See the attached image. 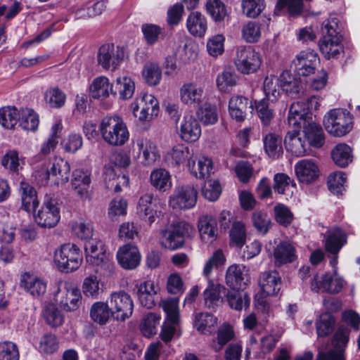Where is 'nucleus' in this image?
Wrapping results in <instances>:
<instances>
[{
  "instance_id": "nucleus-6",
  "label": "nucleus",
  "mask_w": 360,
  "mask_h": 360,
  "mask_svg": "<svg viewBox=\"0 0 360 360\" xmlns=\"http://www.w3.org/2000/svg\"><path fill=\"white\" fill-rule=\"evenodd\" d=\"M82 260L81 251L75 244H63L54 253V262L58 268L66 273L77 269Z\"/></svg>"
},
{
  "instance_id": "nucleus-24",
  "label": "nucleus",
  "mask_w": 360,
  "mask_h": 360,
  "mask_svg": "<svg viewBox=\"0 0 360 360\" xmlns=\"http://www.w3.org/2000/svg\"><path fill=\"white\" fill-rule=\"evenodd\" d=\"M259 285L264 295H275L281 290V277L277 271H264L260 274Z\"/></svg>"
},
{
  "instance_id": "nucleus-7",
  "label": "nucleus",
  "mask_w": 360,
  "mask_h": 360,
  "mask_svg": "<svg viewBox=\"0 0 360 360\" xmlns=\"http://www.w3.org/2000/svg\"><path fill=\"white\" fill-rule=\"evenodd\" d=\"M234 63L239 72L249 75L257 71L262 59L259 53L251 46H240L236 50Z\"/></svg>"
},
{
  "instance_id": "nucleus-14",
  "label": "nucleus",
  "mask_w": 360,
  "mask_h": 360,
  "mask_svg": "<svg viewBox=\"0 0 360 360\" xmlns=\"http://www.w3.org/2000/svg\"><path fill=\"white\" fill-rule=\"evenodd\" d=\"M34 218L37 224L41 227L52 228L55 226L60 220L59 209L56 205V200H46L37 212H34Z\"/></svg>"
},
{
  "instance_id": "nucleus-17",
  "label": "nucleus",
  "mask_w": 360,
  "mask_h": 360,
  "mask_svg": "<svg viewBox=\"0 0 360 360\" xmlns=\"http://www.w3.org/2000/svg\"><path fill=\"white\" fill-rule=\"evenodd\" d=\"M344 281L337 274L335 270L333 274H325L319 279L316 276L311 283V290L316 292L322 290L331 294L338 293L343 288Z\"/></svg>"
},
{
  "instance_id": "nucleus-45",
  "label": "nucleus",
  "mask_w": 360,
  "mask_h": 360,
  "mask_svg": "<svg viewBox=\"0 0 360 360\" xmlns=\"http://www.w3.org/2000/svg\"><path fill=\"white\" fill-rule=\"evenodd\" d=\"M331 156L336 165L345 167L352 162V149L345 143H339L331 151Z\"/></svg>"
},
{
  "instance_id": "nucleus-53",
  "label": "nucleus",
  "mask_w": 360,
  "mask_h": 360,
  "mask_svg": "<svg viewBox=\"0 0 360 360\" xmlns=\"http://www.w3.org/2000/svg\"><path fill=\"white\" fill-rule=\"evenodd\" d=\"M273 102L271 100L263 98L256 103V110L258 117L262 124L265 126L270 124L274 117V110L272 106Z\"/></svg>"
},
{
  "instance_id": "nucleus-62",
  "label": "nucleus",
  "mask_w": 360,
  "mask_h": 360,
  "mask_svg": "<svg viewBox=\"0 0 360 360\" xmlns=\"http://www.w3.org/2000/svg\"><path fill=\"white\" fill-rule=\"evenodd\" d=\"M198 118L205 125L214 124L218 120V114L214 105L205 103L197 110Z\"/></svg>"
},
{
  "instance_id": "nucleus-63",
  "label": "nucleus",
  "mask_w": 360,
  "mask_h": 360,
  "mask_svg": "<svg viewBox=\"0 0 360 360\" xmlns=\"http://www.w3.org/2000/svg\"><path fill=\"white\" fill-rule=\"evenodd\" d=\"M279 86V78L274 75L266 77L263 86L265 98L271 100V102L276 101L280 96Z\"/></svg>"
},
{
  "instance_id": "nucleus-11",
  "label": "nucleus",
  "mask_w": 360,
  "mask_h": 360,
  "mask_svg": "<svg viewBox=\"0 0 360 360\" xmlns=\"http://www.w3.org/2000/svg\"><path fill=\"white\" fill-rule=\"evenodd\" d=\"M86 259L88 262L94 265L104 266L112 272L114 266L106 255L103 243L97 238H90L85 243Z\"/></svg>"
},
{
  "instance_id": "nucleus-61",
  "label": "nucleus",
  "mask_w": 360,
  "mask_h": 360,
  "mask_svg": "<svg viewBox=\"0 0 360 360\" xmlns=\"http://www.w3.org/2000/svg\"><path fill=\"white\" fill-rule=\"evenodd\" d=\"M160 316L154 313H148L143 319L141 330L146 337H151L156 334L160 323Z\"/></svg>"
},
{
  "instance_id": "nucleus-54",
  "label": "nucleus",
  "mask_w": 360,
  "mask_h": 360,
  "mask_svg": "<svg viewBox=\"0 0 360 360\" xmlns=\"http://www.w3.org/2000/svg\"><path fill=\"white\" fill-rule=\"evenodd\" d=\"M243 39L247 43H256L262 36L261 27L258 22L249 21L243 25L241 29Z\"/></svg>"
},
{
  "instance_id": "nucleus-5",
  "label": "nucleus",
  "mask_w": 360,
  "mask_h": 360,
  "mask_svg": "<svg viewBox=\"0 0 360 360\" xmlns=\"http://www.w3.org/2000/svg\"><path fill=\"white\" fill-rule=\"evenodd\" d=\"M326 130L334 136H343L353 128V118L346 110L335 108L329 110L323 117Z\"/></svg>"
},
{
  "instance_id": "nucleus-4",
  "label": "nucleus",
  "mask_w": 360,
  "mask_h": 360,
  "mask_svg": "<svg viewBox=\"0 0 360 360\" xmlns=\"http://www.w3.org/2000/svg\"><path fill=\"white\" fill-rule=\"evenodd\" d=\"M53 297L56 303L66 311L77 310L82 302L79 289L73 283L65 280L56 283Z\"/></svg>"
},
{
  "instance_id": "nucleus-43",
  "label": "nucleus",
  "mask_w": 360,
  "mask_h": 360,
  "mask_svg": "<svg viewBox=\"0 0 360 360\" xmlns=\"http://www.w3.org/2000/svg\"><path fill=\"white\" fill-rule=\"evenodd\" d=\"M340 42L341 38L323 37L319 43L320 50L326 58H335L342 50Z\"/></svg>"
},
{
  "instance_id": "nucleus-15",
  "label": "nucleus",
  "mask_w": 360,
  "mask_h": 360,
  "mask_svg": "<svg viewBox=\"0 0 360 360\" xmlns=\"http://www.w3.org/2000/svg\"><path fill=\"white\" fill-rule=\"evenodd\" d=\"M133 152L134 158L146 166L153 165L158 157L156 145L147 138L136 139Z\"/></svg>"
},
{
  "instance_id": "nucleus-58",
  "label": "nucleus",
  "mask_w": 360,
  "mask_h": 360,
  "mask_svg": "<svg viewBox=\"0 0 360 360\" xmlns=\"http://www.w3.org/2000/svg\"><path fill=\"white\" fill-rule=\"evenodd\" d=\"M105 181L108 189H113L115 192L121 191V184H129V179L124 175L116 176L114 170L111 168L105 169Z\"/></svg>"
},
{
  "instance_id": "nucleus-51",
  "label": "nucleus",
  "mask_w": 360,
  "mask_h": 360,
  "mask_svg": "<svg viewBox=\"0 0 360 360\" xmlns=\"http://www.w3.org/2000/svg\"><path fill=\"white\" fill-rule=\"evenodd\" d=\"M90 316L95 322L99 324H105L110 316H112V313L108 302H98L92 305Z\"/></svg>"
},
{
  "instance_id": "nucleus-52",
  "label": "nucleus",
  "mask_w": 360,
  "mask_h": 360,
  "mask_svg": "<svg viewBox=\"0 0 360 360\" xmlns=\"http://www.w3.org/2000/svg\"><path fill=\"white\" fill-rule=\"evenodd\" d=\"M226 300L229 306L237 311L247 309L250 304V298L248 293L238 291L229 292L226 294Z\"/></svg>"
},
{
  "instance_id": "nucleus-31",
  "label": "nucleus",
  "mask_w": 360,
  "mask_h": 360,
  "mask_svg": "<svg viewBox=\"0 0 360 360\" xmlns=\"http://www.w3.org/2000/svg\"><path fill=\"white\" fill-rule=\"evenodd\" d=\"M279 85L283 91L292 98L298 97L302 90L300 79L288 70L283 71L280 75Z\"/></svg>"
},
{
  "instance_id": "nucleus-25",
  "label": "nucleus",
  "mask_w": 360,
  "mask_h": 360,
  "mask_svg": "<svg viewBox=\"0 0 360 360\" xmlns=\"http://www.w3.org/2000/svg\"><path fill=\"white\" fill-rule=\"evenodd\" d=\"M20 285L33 297H40L44 295L47 287L45 280L28 273L21 276Z\"/></svg>"
},
{
  "instance_id": "nucleus-60",
  "label": "nucleus",
  "mask_w": 360,
  "mask_h": 360,
  "mask_svg": "<svg viewBox=\"0 0 360 360\" xmlns=\"http://www.w3.org/2000/svg\"><path fill=\"white\" fill-rule=\"evenodd\" d=\"M226 262V257L224 255L223 251L221 249H218L214 251L212 255L206 261L202 274L203 275L209 278L211 275L213 269H217L221 266H223Z\"/></svg>"
},
{
  "instance_id": "nucleus-1",
  "label": "nucleus",
  "mask_w": 360,
  "mask_h": 360,
  "mask_svg": "<svg viewBox=\"0 0 360 360\" xmlns=\"http://www.w3.org/2000/svg\"><path fill=\"white\" fill-rule=\"evenodd\" d=\"M98 129L103 141L111 146H122L129 138L126 123L118 116H107L103 118Z\"/></svg>"
},
{
  "instance_id": "nucleus-36",
  "label": "nucleus",
  "mask_w": 360,
  "mask_h": 360,
  "mask_svg": "<svg viewBox=\"0 0 360 360\" xmlns=\"http://www.w3.org/2000/svg\"><path fill=\"white\" fill-rule=\"evenodd\" d=\"M90 93L94 98H105L111 94L113 95V84H110L108 77L100 76L93 80L90 86Z\"/></svg>"
},
{
  "instance_id": "nucleus-32",
  "label": "nucleus",
  "mask_w": 360,
  "mask_h": 360,
  "mask_svg": "<svg viewBox=\"0 0 360 360\" xmlns=\"http://www.w3.org/2000/svg\"><path fill=\"white\" fill-rule=\"evenodd\" d=\"M153 199V194H144L140 198L137 208L139 217L149 225L155 221L157 217V212L152 206Z\"/></svg>"
},
{
  "instance_id": "nucleus-37",
  "label": "nucleus",
  "mask_w": 360,
  "mask_h": 360,
  "mask_svg": "<svg viewBox=\"0 0 360 360\" xmlns=\"http://www.w3.org/2000/svg\"><path fill=\"white\" fill-rule=\"evenodd\" d=\"M150 182L156 190L162 192L170 190L172 186L169 172L162 168L155 169L151 172Z\"/></svg>"
},
{
  "instance_id": "nucleus-47",
  "label": "nucleus",
  "mask_w": 360,
  "mask_h": 360,
  "mask_svg": "<svg viewBox=\"0 0 360 360\" xmlns=\"http://www.w3.org/2000/svg\"><path fill=\"white\" fill-rule=\"evenodd\" d=\"M216 325L217 319L211 314L198 313L195 316L194 326L201 333H212L214 330Z\"/></svg>"
},
{
  "instance_id": "nucleus-10",
  "label": "nucleus",
  "mask_w": 360,
  "mask_h": 360,
  "mask_svg": "<svg viewBox=\"0 0 360 360\" xmlns=\"http://www.w3.org/2000/svg\"><path fill=\"white\" fill-rule=\"evenodd\" d=\"M198 191L191 185L177 186L169 196V204L173 209L188 210L197 202Z\"/></svg>"
},
{
  "instance_id": "nucleus-35",
  "label": "nucleus",
  "mask_w": 360,
  "mask_h": 360,
  "mask_svg": "<svg viewBox=\"0 0 360 360\" xmlns=\"http://www.w3.org/2000/svg\"><path fill=\"white\" fill-rule=\"evenodd\" d=\"M135 91L134 82L129 77H117L113 83V95L118 96L120 99L131 98Z\"/></svg>"
},
{
  "instance_id": "nucleus-38",
  "label": "nucleus",
  "mask_w": 360,
  "mask_h": 360,
  "mask_svg": "<svg viewBox=\"0 0 360 360\" xmlns=\"http://www.w3.org/2000/svg\"><path fill=\"white\" fill-rule=\"evenodd\" d=\"M249 102L248 99L241 96H234L229 102L230 116L237 122H242L246 116Z\"/></svg>"
},
{
  "instance_id": "nucleus-56",
  "label": "nucleus",
  "mask_w": 360,
  "mask_h": 360,
  "mask_svg": "<svg viewBox=\"0 0 360 360\" xmlns=\"http://www.w3.org/2000/svg\"><path fill=\"white\" fill-rule=\"evenodd\" d=\"M42 314L46 323L53 328L61 326L64 321L63 314L54 304L46 305Z\"/></svg>"
},
{
  "instance_id": "nucleus-21",
  "label": "nucleus",
  "mask_w": 360,
  "mask_h": 360,
  "mask_svg": "<svg viewBox=\"0 0 360 360\" xmlns=\"http://www.w3.org/2000/svg\"><path fill=\"white\" fill-rule=\"evenodd\" d=\"M71 181L72 188L76 195L82 200L91 199L90 174L87 171L76 169L73 172Z\"/></svg>"
},
{
  "instance_id": "nucleus-12",
  "label": "nucleus",
  "mask_w": 360,
  "mask_h": 360,
  "mask_svg": "<svg viewBox=\"0 0 360 360\" xmlns=\"http://www.w3.org/2000/svg\"><path fill=\"white\" fill-rule=\"evenodd\" d=\"M124 56L122 48L115 46L113 44H105L99 48L97 60L103 69L115 70L123 61Z\"/></svg>"
},
{
  "instance_id": "nucleus-22",
  "label": "nucleus",
  "mask_w": 360,
  "mask_h": 360,
  "mask_svg": "<svg viewBox=\"0 0 360 360\" xmlns=\"http://www.w3.org/2000/svg\"><path fill=\"white\" fill-rule=\"evenodd\" d=\"M225 280L228 286L239 290L247 285L248 270L243 264H232L226 270Z\"/></svg>"
},
{
  "instance_id": "nucleus-26",
  "label": "nucleus",
  "mask_w": 360,
  "mask_h": 360,
  "mask_svg": "<svg viewBox=\"0 0 360 360\" xmlns=\"http://www.w3.org/2000/svg\"><path fill=\"white\" fill-rule=\"evenodd\" d=\"M295 173L300 181L310 184L319 176V169L316 163L308 159H304L296 163Z\"/></svg>"
},
{
  "instance_id": "nucleus-9",
  "label": "nucleus",
  "mask_w": 360,
  "mask_h": 360,
  "mask_svg": "<svg viewBox=\"0 0 360 360\" xmlns=\"http://www.w3.org/2000/svg\"><path fill=\"white\" fill-rule=\"evenodd\" d=\"M131 110L141 122L150 121L158 115L159 103L153 95L146 93L131 103Z\"/></svg>"
},
{
  "instance_id": "nucleus-59",
  "label": "nucleus",
  "mask_w": 360,
  "mask_h": 360,
  "mask_svg": "<svg viewBox=\"0 0 360 360\" xmlns=\"http://www.w3.org/2000/svg\"><path fill=\"white\" fill-rule=\"evenodd\" d=\"M234 336L233 330L229 325H223L217 332V340H213L212 347L215 352L220 351Z\"/></svg>"
},
{
  "instance_id": "nucleus-33",
  "label": "nucleus",
  "mask_w": 360,
  "mask_h": 360,
  "mask_svg": "<svg viewBox=\"0 0 360 360\" xmlns=\"http://www.w3.org/2000/svg\"><path fill=\"white\" fill-rule=\"evenodd\" d=\"M186 27L193 36L202 37L207 29L206 18L200 12H192L187 18Z\"/></svg>"
},
{
  "instance_id": "nucleus-57",
  "label": "nucleus",
  "mask_w": 360,
  "mask_h": 360,
  "mask_svg": "<svg viewBox=\"0 0 360 360\" xmlns=\"http://www.w3.org/2000/svg\"><path fill=\"white\" fill-rule=\"evenodd\" d=\"M205 8L207 13L216 22L224 20L227 15L226 6L220 0H207Z\"/></svg>"
},
{
  "instance_id": "nucleus-2",
  "label": "nucleus",
  "mask_w": 360,
  "mask_h": 360,
  "mask_svg": "<svg viewBox=\"0 0 360 360\" xmlns=\"http://www.w3.org/2000/svg\"><path fill=\"white\" fill-rule=\"evenodd\" d=\"M70 173L69 162L56 157L48 165H42L36 170L34 176L37 183L41 186L47 184L49 180H51L56 186H63L69 181Z\"/></svg>"
},
{
  "instance_id": "nucleus-48",
  "label": "nucleus",
  "mask_w": 360,
  "mask_h": 360,
  "mask_svg": "<svg viewBox=\"0 0 360 360\" xmlns=\"http://www.w3.org/2000/svg\"><path fill=\"white\" fill-rule=\"evenodd\" d=\"M295 183L288 175L278 173L274 177V189L279 194L290 196L293 193Z\"/></svg>"
},
{
  "instance_id": "nucleus-41",
  "label": "nucleus",
  "mask_w": 360,
  "mask_h": 360,
  "mask_svg": "<svg viewBox=\"0 0 360 360\" xmlns=\"http://www.w3.org/2000/svg\"><path fill=\"white\" fill-rule=\"evenodd\" d=\"M238 80L239 77L234 70L225 68L218 74L216 84L219 91L228 92L238 84Z\"/></svg>"
},
{
  "instance_id": "nucleus-18",
  "label": "nucleus",
  "mask_w": 360,
  "mask_h": 360,
  "mask_svg": "<svg viewBox=\"0 0 360 360\" xmlns=\"http://www.w3.org/2000/svg\"><path fill=\"white\" fill-rule=\"evenodd\" d=\"M181 101L189 107L199 106L205 98L203 87L195 82H186L179 89Z\"/></svg>"
},
{
  "instance_id": "nucleus-55",
  "label": "nucleus",
  "mask_w": 360,
  "mask_h": 360,
  "mask_svg": "<svg viewBox=\"0 0 360 360\" xmlns=\"http://www.w3.org/2000/svg\"><path fill=\"white\" fill-rule=\"evenodd\" d=\"M143 77L150 86L158 84L162 79V71L158 63H147L143 67L142 71Z\"/></svg>"
},
{
  "instance_id": "nucleus-3",
  "label": "nucleus",
  "mask_w": 360,
  "mask_h": 360,
  "mask_svg": "<svg viewBox=\"0 0 360 360\" xmlns=\"http://www.w3.org/2000/svg\"><path fill=\"white\" fill-rule=\"evenodd\" d=\"M195 229L186 221L174 222L167 225L160 231L162 246L170 250L182 248L187 238L191 237Z\"/></svg>"
},
{
  "instance_id": "nucleus-49",
  "label": "nucleus",
  "mask_w": 360,
  "mask_h": 360,
  "mask_svg": "<svg viewBox=\"0 0 360 360\" xmlns=\"http://www.w3.org/2000/svg\"><path fill=\"white\" fill-rule=\"evenodd\" d=\"M20 120V113L15 107L0 108V125L6 129H13Z\"/></svg>"
},
{
  "instance_id": "nucleus-40",
  "label": "nucleus",
  "mask_w": 360,
  "mask_h": 360,
  "mask_svg": "<svg viewBox=\"0 0 360 360\" xmlns=\"http://www.w3.org/2000/svg\"><path fill=\"white\" fill-rule=\"evenodd\" d=\"M264 148L268 156L278 159L283 155L282 139L274 133H269L263 138Z\"/></svg>"
},
{
  "instance_id": "nucleus-13",
  "label": "nucleus",
  "mask_w": 360,
  "mask_h": 360,
  "mask_svg": "<svg viewBox=\"0 0 360 360\" xmlns=\"http://www.w3.org/2000/svg\"><path fill=\"white\" fill-rule=\"evenodd\" d=\"M349 330L347 327H338L332 341L335 349H330L327 352H320L316 360H345L344 351L349 341Z\"/></svg>"
},
{
  "instance_id": "nucleus-50",
  "label": "nucleus",
  "mask_w": 360,
  "mask_h": 360,
  "mask_svg": "<svg viewBox=\"0 0 360 360\" xmlns=\"http://www.w3.org/2000/svg\"><path fill=\"white\" fill-rule=\"evenodd\" d=\"M193 154L191 152L188 147L184 145H177L174 146L172 150L167 153V159L172 160V164L179 165L187 160H193Z\"/></svg>"
},
{
  "instance_id": "nucleus-8",
  "label": "nucleus",
  "mask_w": 360,
  "mask_h": 360,
  "mask_svg": "<svg viewBox=\"0 0 360 360\" xmlns=\"http://www.w3.org/2000/svg\"><path fill=\"white\" fill-rule=\"evenodd\" d=\"M108 303L112 310V316L117 321H124L132 315L133 300L131 296L124 290L112 292Z\"/></svg>"
},
{
  "instance_id": "nucleus-39",
  "label": "nucleus",
  "mask_w": 360,
  "mask_h": 360,
  "mask_svg": "<svg viewBox=\"0 0 360 360\" xmlns=\"http://www.w3.org/2000/svg\"><path fill=\"white\" fill-rule=\"evenodd\" d=\"M187 166L191 174L196 178H206L213 173L212 161L207 157L200 158L197 165L194 159L189 160Z\"/></svg>"
},
{
  "instance_id": "nucleus-27",
  "label": "nucleus",
  "mask_w": 360,
  "mask_h": 360,
  "mask_svg": "<svg viewBox=\"0 0 360 360\" xmlns=\"http://www.w3.org/2000/svg\"><path fill=\"white\" fill-rule=\"evenodd\" d=\"M198 231L202 241L212 243L217 239V221L212 215L202 216L198 221Z\"/></svg>"
},
{
  "instance_id": "nucleus-16",
  "label": "nucleus",
  "mask_w": 360,
  "mask_h": 360,
  "mask_svg": "<svg viewBox=\"0 0 360 360\" xmlns=\"http://www.w3.org/2000/svg\"><path fill=\"white\" fill-rule=\"evenodd\" d=\"M318 54L311 49L300 51L292 62V67L297 75L308 76L314 72L316 65L319 63Z\"/></svg>"
},
{
  "instance_id": "nucleus-20",
  "label": "nucleus",
  "mask_w": 360,
  "mask_h": 360,
  "mask_svg": "<svg viewBox=\"0 0 360 360\" xmlns=\"http://www.w3.org/2000/svg\"><path fill=\"white\" fill-rule=\"evenodd\" d=\"M117 259L123 269L131 270L139 265L141 255L136 246L127 244L119 248L117 252Z\"/></svg>"
},
{
  "instance_id": "nucleus-30",
  "label": "nucleus",
  "mask_w": 360,
  "mask_h": 360,
  "mask_svg": "<svg viewBox=\"0 0 360 360\" xmlns=\"http://www.w3.org/2000/svg\"><path fill=\"white\" fill-rule=\"evenodd\" d=\"M302 126L303 132L309 145L314 148H321L325 142V135L322 127L312 121H307Z\"/></svg>"
},
{
  "instance_id": "nucleus-29",
  "label": "nucleus",
  "mask_w": 360,
  "mask_h": 360,
  "mask_svg": "<svg viewBox=\"0 0 360 360\" xmlns=\"http://www.w3.org/2000/svg\"><path fill=\"white\" fill-rule=\"evenodd\" d=\"M308 114L304 101L294 102L291 104L289 110L288 117V124L292 128H300L301 126L308 121L307 120Z\"/></svg>"
},
{
  "instance_id": "nucleus-42",
  "label": "nucleus",
  "mask_w": 360,
  "mask_h": 360,
  "mask_svg": "<svg viewBox=\"0 0 360 360\" xmlns=\"http://www.w3.org/2000/svg\"><path fill=\"white\" fill-rule=\"evenodd\" d=\"M226 292V288L220 284H214L210 280L207 288L204 290L203 296L205 305L212 308L218 304L221 300V294Z\"/></svg>"
},
{
  "instance_id": "nucleus-23",
  "label": "nucleus",
  "mask_w": 360,
  "mask_h": 360,
  "mask_svg": "<svg viewBox=\"0 0 360 360\" xmlns=\"http://www.w3.org/2000/svg\"><path fill=\"white\" fill-rule=\"evenodd\" d=\"M180 137L188 142H195L201 134V127L198 120L191 115H186L179 123Z\"/></svg>"
},
{
  "instance_id": "nucleus-44",
  "label": "nucleus",
  "mask_w": 360,
  "mask_h": 360,
  "mask_svg": "<svg viewBox=\"0 0 360 360\" xmlns=\"http://www.w3.org/2000/svg\"><path fill=\"white\" fill-rule=\"evenodd\" d=\"M340 42L341 38L323 37L319 43L320 50L326 58H335L342 50Z\"/></svg>"
},
{
  "instance_id": "nucleus-19",
  "label": "nucleus",
  "mask_w": 360,
  "mask_h": 360,
  "mask_svg": "<svg viewBox=\"0 0 360 360\" xmlns=\"http://www.w3.org/2000/svg\"><path fill=\"white\" fill-rule=\"evenodd\" d=\"M137 288V296L140 304L147 309H152L160 298L159 286L149 280L140 283Z\"/></svg>"
},
{
  "instance_id": "nucleus-46",
  "label": "nucleus",
  "mask_w": 360,
  "mask_h": 360,
  "mask_svg": "<svg viewBox=\"0 0 360 360\" xmlns=\"http://www.w3.org/2000/svg\"><path fill=\"white\" fill-rule=\"evenodd\" d=\"M346 242V236L340 229H335L330 231L326 240L325 247L326 251L337 255Z\"/></svg>"
},
{
  "instance_id": "nucleus-34",
  "label": "nucleus",
  "mask_w": 360,
  "mask_h": 360,
  "mask_svg": "<svg viewBox=\"0 0 360 360\" xmlns=\"http://www.w3.org/2000/svg\"><path fill=\"white\" fill-rule=\"evenodd\" d=\"M298 129L294 128L292 131H288L285 137L284 143L288 151L292 155L300 157L307 153L306 145L299 136Z\"/></svg>"
},
{
  "instance_id": "nucleus-64",
  "label": "nucleus",
  "mask_w": 360,
  "mask_h": 360,
  "mask_svg": "<svg viewBox=\"0 0 360 360\" xmlns=\"http://www.w3.org/2000/svg\"><path fill=\"white\" fill-rule=\"evenodd\" d=\"M65 99V94L58 88H51L44 94V100L51 108H61L64 105Z\"/></svg>"
},
{
  "instance_id": "nucleus-28",
  "label": "nucleus",
  "mask_w": 360,
  "mask_h": 360,
  "mask_svg": "<svg viewBox=\"0 0 360 360\" xmlns=\"http://www.w3.org/2000/svg\"><path fill=\"white\" fill-rule=\"evenodd\" d=\"M274 258L275 265L277 266L292 263L297 258L295 248L290 242L282 241L275 248Z\"/></svg>"
}]
</instances>
